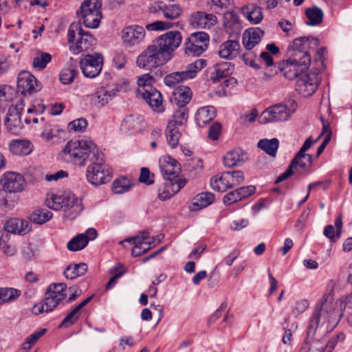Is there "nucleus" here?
Returning a JSON list of instances; mask_svg holds the SVG:
<instances>
[{
  "label": "nucleus",
  "mask_w": 352,
  "mask_h": 352,
  "mask_svg": "<svg viewBox=\"0 0 352 352\" xmlns=\"http://www.w3.org/2000/svg\"><path fill=\"white\" fill-rule=\"evenodd\" d=\"M87 271V265L81 263L69 265L65 270L63 274L67 279H74L84 275Z\"/></svg>",
  "instance_id": "obj_37"
},
{
  "label": "nucleus",
  "mask_w": 352,
  "mask_h": 352,
  "mask_svg": "<svg viewBox=\"0 0 352 352\" xmlns=\"http://www.w3.org/2000/svg\"><path fill=\"white\" fill-rule=\"evenodd\" d=\"M240 200L239 192L236 189L226 194L223 199V202L225 205L229 206Z\"/></svg>",
  "instance_id": "obj_62"
},
{
  "label": "nucleus",
  "mask_w": 352,
  "mask_h": 352,
  "mask_svg": "<svg viewBox=\"0 0 352 352\" xmlns=\"http://www.w3.org/2000/svg\"><path fill=\"white\" fill-rule=\"evenodd\" d=\"M240 20L238 16L234 12H227L223 16V23L226 27L232 28L238 25Z\"/></svg>",
  "instance_id": "obj_58"
},
{
  "label": "nucleus",
  "mask_w": 352,
  "mask_h": 352,
  "mask_svg": "<svg viewBox=\"0 0 352 352\" xmlns=\"http://www.w3.org/2000/svg\"><path fill=\"white\" fill-rule=\"evenodd\" d=\"M241 14L252 24L260 23L263 14L262 8L256 3H248L241 8Z\"/></svg>",
  "instance_id": "obj_26"
},
{
  "label": "nucleus",
  "mask_w": 352,
  "mask_h": 352,
  "mask_svg": "<svg viewBox=\"0 0 352 352\" xmlns=\"http://www.w3.org/2000/svg\"><path fill=\"white\" fill-rule=\"evenodd\" d=\"M137 65L146 70H152L167 63L156 47L152 43L137 58Z\"/></svg>",
  "instance_id": "obj_11"
},
{
  "label": "nucleus",
  "mask_w": 352,
  "mask_h": 352,
  "mask_svg": "<svg viewBox=\"0 0 352 352\" xmlns=\"http://www.w3.org/2000/svg\"><path fill=\"white\" fill-rule=\"evenodd\" d=\"M87 245V240L83 234H78L72 238L67 244L68 250L76 252L85 248Z\"/></svg>",
  "instance_id": "obj_49"
},
{
  "label": "nucleus",
  "mask_w": 352,
  "mask_h": 352,
  "mask_svg": "<svg viewBox=\"0 0 352 352\" xmlns=\"http://www.w3.org/2000/svg\"><path fill=\"white\" fill-rule=\"evenodd\" d=\"M8 131L14 135L19 134L23 129L21 114L15 109H9L5 120Z\"/></svg>",
  "instance_id": "obj_27"
},
{
  "label": "nucleus",
  "mask_w": 352,
  "mask_h": 352,
  "mask_svg": "<svg viewBox=\"0 0 352 352\" xmlns=\"http://www.w3.org/2000/svg\"><path fill=\"white\" fill-rule=\"evenodd\" d=\"M52 213L47 209H38L32 213L30 219L35 223L43 224L50 221Z\"/></svg>",
  "instance_id": "obj_48"
},
{
  "label": "nucleus",
  "mask_w": 352,
  "mask_h": 352,
  "mask_svg": "<svg viewBox=\"0 0 352 352\" xmlns=\"http://www.w3.org/2000/svg\"><path fill=\"white\" fill-rule=\"evenodd\" d=\"M182 41L180 32L169 31L156 38L152 43L168 62L173 57L175 51L181 45Z\"/></svg>",
  "instance_id": "obj_7"
},
{
  "label": "nucleus",
  "mask_w": 352,
  "mask_h": 352,
  "mask_svg": "<svg viewBox=\"0 0 352 352\" xmlns=\"http://www.w3.org/2000/svg\"><path fill=\"white\" fill-rule=\"evenodd\" d=\"M97 146L88 140H72L63 149L66 160L79 166H84L87 160L91 162L100 153Z\"/></svg>",
  "instance_id": "obj_1"
},
{
  "label": "nucleus",
  "mask_w": 352,
  "mask_h": 352,
  "mask_svg": "<svg viewBox=\"0 0 352 352\" xmlns=\"http://www.w3.org/2000/svg\"><path fill=\"white\" fill-rule=\"evenodd\" d=\"M216 116V110L213 106H206L199 108L195 114V121L200 127H204Z\"/></svg>",
  "instance_id": "obj_33"
},
{
  "label": "nucleus",
  "mask_w": 352,
  "mask_h": 352,
  "mask_svg": "<svg viewBox=\"0 0 352 352\" xmlns=\"http://www.w3.org/2000/svg\"><path fill=\"white\" fill-rule=\"evenodd\" d=\"M227 177L230 188L241 184L245 180L244 173L241 170L228 171Z\"/></svg>",
  "instance_id": "obj_52"
},
{
  "label": "nucleus",
  "mask_w": 352,
  "mask_h": 352,
  "mask_svg": "<svg viewBox=\"0 0 352 352\" xmlns=\"http://www.w3.org/2000/svg\"><path fill=\"white\" fill-rule=\"evenodd\" d=\"M103 57L100 54L82 55L80 60V67L82 74L87 78H94L98 76L102 70Z\"/></svg>",
  "instance_id": "obj_12"
},
{
  "label": "nucleus",
  "mask_w": 352,
  "mask_h": 352,
  "mask_svg": "<svg viewBox=\"0 0 352 352\" xmlns=\"http://www.w3.org/2000/svg\"><path fill=\"white\" fill-rule=\"evenodd\" d=\"M210 186L213 190L219 192H225L230 188V184H228V182L227 172L211 177Z\"/></svg>",
  "instance_id": "obj_39"
},
{
  "label": "nucleus",
  "mask_w": 352,
  "mask_h": 352,
  "mask_svg": "<svg viewBox=\"0 0 352 352\" xmlns=\"http://www.w3.org/2000/svg\"><path fill=\"white\" fill-rule=\"evenodd\" d=\"M78 74L77 69L70 65L67 67H65L61 70L60 74V80L64 85H68L72 82Z\"/></svg>",
  "instance_id": "obj_51"
},
{
  "label": "nucleus",
  "mask_w": 352,
  "mask_h": 352,
  "mask_svg": "<svg viewBox=\"0 0 352 352\" xmlns=\"http://www.w3.org/2000/svg\"><path fill=\"white\" fill-rule=\"evenodd\" d=\"M319 82L320 78L317 72L304 73L297 79L295 89L301 96L309 97L316 92Z\"/></svg>",
  "instance_id": "obj_13"
},
{
  "label": "nucleus",
  "mask_w": 352,
  "mask_h": 352,
  "mask_svg": "<svg viewBox=\"0 0 352 352\" xmlns=\"http://www.w3.org/2000/svg\"><path fill=\"white\" fill-rule=\"evenodd\" d=\"M321 308H316L314 311L311 318L310 320V324L309 325V331L308 333H310L311 332H314L316 328L318 327L320 323V318L321 316Z\"/></svg>",
  "instance_id": "obj_60"
},
{
  "label": "nucleus",
  "mask_w": 352,
  "mask_h": 352,
  "mask_svg": "<svg viewBox=\"0 0 352 352\" xmlns=\"http://www.w3.org/2000/svg\"><path fill=\"white\" fill-rule=\"evenodd\" d=\"M214 195L212 192H205L199 193L192 199L190 210L197 211L206 208L214 202Z\"/></svg>",
  "instance_id": "obj_32"
},
{
  "label": "nucleus",
  "mask_w": 352,
  "mask_h": 352,
  "mask_svg": "<svg viewBox=\"0 0 352 352\" xmlns=\"http://www.w3.org/2000/svg\"><path fill=\"white\" fill-rule=\"evenodd\" d=\"M311 63L310 55H304L301 59L292 57L283 63L280 68L283 76L288 80L298 78L308 69Z\"/></svg>",
  "instance_id": "obj_10"
},
{
  "label": "nucleus",
  "mask_w": 352,
  "mask_h": 352,
  "mask_svg": "<svg viewBox=\"0 0 352 352\" xmlns=\"http://www.w3.org/2000/svg\"><path fill=\"white\" fill-rule=\"evenodd\" d=\"M291 164L296 170L298 168H305L311 165L312 155L306 153H301V155H298V152L292 159Z\"/></svg>",
  "instance_id": "obj_44"
},
{
  "label": "nucleus",
  "mask_w": 352,
  "mask_h": 352,
  "mask_svg": "<svg viewBox=\"0 0 352 352\" xmlns=\"http://www.w3.org/2000/svg\"><path fill=\"white\" fill-rule=\"evenodd\" d=\"M150 90L141 89V97L155 111L162 112L164 111L162 106V96L161 93L155 88H149Z\"/></svg>",
  "instance_id": "obj_23"
},
{
  "label": "nucleus",
  "mask_w": 352,
  "mask_h": 352,
  "mask_svg": "<svg viewBox=\"0 0 352 352\" xmlns=\"http://www.w3.org/2000/svg\"><path fill=\"white\" fill-rule=\"evenodd\" d=\"M246 158V154L239 148L228 152L223 157V164L226 167L239 166Z\"/></svg>",
  "instance_id": "obj_36"
},
{
  "label": "nucleus",
  "mask_w": 352,
  "mask_h": 352,
  "mask_svg": "<svg viewBox=\"0 0 352 352\" xmlns=\"http://www.w3.org/2000/svg\"><path fill=\"white\" fill-rule=\"evenodd\" d=\"M3 228L7 232L23 235L31 230V226L27 220L13 218L5 223Z\"/></svg>",
  "instance_id": "obj_24"
},
{
  "label": "nucleus",
  "mask_w": 352,
  "mask_h": 352,
  "mask_svg": "<svg viewBox=\"0 0 352 352\" xmlns=\"http://www.w3.org/2000/svg\"><path fill=\"white\" fill-rule=\"evenodd\" d=\"M155 78L149 74H145L140 76L137 80L138 85V94L141 95V89L150 90L149 88H154L153 84L155 82Z\"/></svg>",
  "instance_id": "obj_50"
},
{
  "label": "nucleus",
  "mask_w": 352,
  "mask_h": 352,
  "mask_svg": "<svg viewBox=\"0 0 352 352\" xmlns=\"http://www.w3.org/2000/svg\"><path fill=\"white\" fill-rule=\"evenodd\" d=\"M192 93L186 86L178 85L173 91L171 100L177 104V107H186L190 101Z\"/></svg>",
  "instance_id": "obj_29"
},
{
  "label": "nucleus",
  "mask_w": 352,
  "mask_h": 352,
  "mask_svg": "<svg viewBox=\"0 0 352 352\" xmlns=\"http://www.w3.org/2000/svg\"><path fill=\"white\" fill-rule=\"evenodd\" d=\"M86 170V179L93 186H100L109 182L112 177L111 171L104 163L103 154L100 153L91 160Z\"/></svg>",
  "instance_id": "obj_6"
},
{
  "label": "nucleus",
  "mask_w": 352,
  "mask_h": 352,
  "mask_svg": "<svg viewBox=\"0 0 352 352\" xmlns=\"http://www.w3.org/2000/svg\"><path fill=\"white\" fill-rule=\"evenodd\" d=\"M185 166L187 170L195 177L201 172L204 167L203 162L199 158L188 160Z\"/></svg>",
  "instance_id": "obj_53"
},
{
  "label": "nucleus",
  "mask_w": 352,
  "mask_h": 352,
  "mask_svg": "<svg viewBox=\"0 0 352 352\" xmlns=\"http://www.w3.org/2000/svg\"><path fill=\"white\" fill-rule=\"evenodd\" d=\"M153 14L162 15L166 19L175 20L183 13L182 8L177 3H166L162 1H155L150 8Z\"/></svg>",
  "instance_id": "obj_16"
},
{
  "label": "nucleus",
  "mask_w": 352,
  "mask_h": 352,
  "mask_svg": "<svg viewBox=\"0 0 352 352\" xmlns=\"http://www.w3.org/2000/svg\"><path fill=\"white\" fill-rule=\"evenodd\" d=\"M118 89L111 87H100L91 96V102L97 107H102L109 103L117 94Z\"/></svg>",
  "instance_id": "obj_20"
},
{
  "label": "nucleus",
  "mask_w": 352,
  "mask_h": 352,
  "mask_svg": "<svg viewBox=\"0 0 352 352\" xmlns=\"http://www.w3.org/2000/svg\"><path fill=\"white\" fill-rule=\"evenodd\" d=\"M306 16L309 19V21L307 22V25H317L322 21L323 12L321 9L314 7L306 10Z\"/></svg>",
  "instance_id": "obj_47"
},
{
  "label": "nucleus",
  "mask_w": 352,
  "mask_h": 352,
  "mask_svg": "<svg viewBox=\"0 0 352 352\" xmlns=\"http://www.w3.org/2000/svg\"><path fill=\"white\" fill-rule=\"evenodd\" d=\"M205 59H197L192 63L188 64L184 71L173 72L166 75L164 79V83L170 87H177L180 82L194 78L197 73L206 66Z\"/></svg>",
  "instance_id": "obj_9"
},
{
  "label": "nucleus",
  "mask_w": 352,
  "mask_h": 352,
  "mask_svg": "<svg viewBox=\"0 0 352 352\" xmlns=\"http://www.w3.org/2000/svg\"><path fill=\"white\" fill-rule=\"evenodd\" d=\"M233 65L228 62L217 63L214 67V72L210 74V79L213 82H219L231 74Z\"/></svg>",
  "instance_id": "obj_35"
},
{
  "label": "nucleus",
  "mask_w": 352,
  "mask_h": 352,
  "mask_svg": "<svg viewBox=\"0 0 352 352\" xmlns=\"http://www.w3.org/2000/svg\"><path fill=\"white\" fill-rule=\"evenodd\" d=\"M240 44L239 41L228 40L219 46L218 54L222 58L231 60L238 56Z\"/></svg>",
  "instance_id": "obj_28"
},
{
  "label": "nucleus",
  "mask_w": 352,
  "mask_h": 352,
  "mask_svg": "<svg viewBox=\"0 0 352 352\" xmlns=\"http://www.w3.org/2000/svg\"><path fill=\"white\" fill-rule=\"evenodd\" d=\"M145 34V30L143 27L133 25L123 29L122 38L124 44L132 47L140 44L144 40Z\"/></svg>",
  "instance_id": "obj_18"
},
{
  "label": "nucleus",
  "mask_w": 352,
  "mask_h": 352,
  "mask_svg": "<svg viewBox=\"0 0 352 352\" xmlns=\"http://www.w3.org/2000/svg\"><path fill=\"white\" fill-rule=\"evenodd\" d=\"M188 110L186 107H178L173 114V118L168 124H172L173 126H181L184 124L188 119Z\"/></svg>",
  "instance_id": "obj_43"
},
{
  "label": "nucleus",
  "mask_w": 352,
  "mask_h": 352,
  "mask_svg": "<svg viewBox=\"0 0 352 352\" xmlns=\"http://www.w3.org/2000/svg\"><path fill=\"white\" fill-rule=\"evenodd\" d=\"M242 59L246 65H249L254 69H258L260 66L256 62V54L252 52H247L242 55Z\"/></svg>",
  "instance_id": "obj_57"
},
{
  "label": "nucleus",
  "mask_w": 352,
  "mask_h": 352,
  "mask_svg": "<svg viewBox=\"0 0 352 352\" xmlns=\"http://www.w3.org/2000/svg\"><path fill=\"white\" fill-rule=\"evenodd\" d=\"M67 296V285L65 283H53L49 285L45 294L44 299L35 304L32 312L38 316L43 313L53 311Z\"/></svg>",
  "instance_id": "obj_3"
},
{
  "label": "nucleus",
  "mask_w": 352,
  "mask_h": 352,
  "mask_svg": "<svg viewBox=\"0 0 352 352\" xmlns=\"http://www.w3.org/2000/svg\"><path fill=\"white\" fill-rule=\"evenodd\" d=\"M79 318V311L74 307L64 318L60 327H68L77 322Z\"/></svg>",
  "instance_id": "obj_55"
},
{
  "label": "nucleus",
  "mask_w": 352,
  "mask_h": 352,
  "mask_svg": "<svg viewBox=\"0 0 352 352\" xmlns=\"http://www.w3.org/2000/svg\"><path fill=\"white\" fill-rule=\"evenodd\" d=\"M10 151L16 155H27L32 151V143L26 140H15L9 144Z\"/></svg>",
  "instance_id": "obj_34"
},
{
  "label": "nucleus",
  "mask_w": 352,
  "mask_h": 352,
  "mask_svg": "<svg viewBox=\"0 0 352 352\" xmlns=\"http://www.w3.org/2000/svg\"><path fill=\"white\" fill-rule=\"evenodd\" d=\"M17 88L23 95H32L39 90L38 82L31 73L22 71L18 76Z\"/></svg>",
  "instance_id": "obj_17"
},
{
  "label": "nucleus",
  "mask_w": 352,
  "mask_h": 352,
  "mask_svg": "<svg viewBox=\"0 0 352 352\" xmlns=\"http://www.w3.org/2000/svg\"><path fill=\"white\" fill-rule=\"evenodd\" d=\"M257 146L267 155L275 157L279 146V141L277 138L262 139L258 141Z\"/></svg>",
  "instance_id": "obj_38"
},
{
  "label": "nucleus",
  "mask_w": 352,
  "mask_h": 352,
  "mask_svg": "<svg viewBox=\"0 0 352 352\" xmlns=\"http://www.w3.org/2000/svg\"><path fill=\"white\" fill-rule=\"evenodd\" d=\"M309 304L308 300L302 299L296 302L292 312L294 314L299 315L303 313L309 307Z\"/></svg>",
  "instance_id": "obj_63"
},
{
  "label": "nucleus",
  "mask_w": 352,
  "mask_h": 352,
  "mask_svg": "<svg viewBox=\"0 0 352 352\" xmlns=\"http://www.w3.org/2000/svg\"><path fill=\"white\" fill-rule=\"evenodd\" d=\"M186 183V180L182 179H177L175 181L166 180L158 189L159 199L162 201L170 199L178 192Z\"/></svg>",
  "instance_id": "obj_21"
},
{
  "label": "nucleus",
  "mask_w": 352,
  "mask_h": 352,
  "mask_svg": "<svg viewBox=\"0 0 352 352\" xmlns=\"http://www.w3.org/2000/svg\"><path fill=\"white\" fill-rule=\"evenodd\" d=\"M160 168L163 177L168 181L177 179L181 170L180 164L170 156L164 157L160 160Z\"/></svg>",
  "instance_id": "obj_19"
},
{
  "label": "nucleus",
  "mask_w": 352,
  "mask_h": 352,
  "mask_svg": "<svg viewBox=\"0 0 352 352\" xmlns=\"http://www.w3.org/2000/svg\"><path fill=\"white\" fill-rule=\"evenodd\" d=\"M142 118L139 115H129L124 118L121 124V130L124 133H135L142 127Z\"/></svg>",
  "instance_id": "obj_30"
},
{
  "label": "nucleus",
  "mask_w": 352,
  "mask_h": 352,
  "mask_svg": "<svg viewBox=\"0 0 352 352\" xmlns=\"http://www.w3.org/2000/svg\"><path fill=\"white\" fill-rule=\"evenodd\" d=\"M209 35L204 32L192 34L185 43V52L188 55L200 56L207 49Z\"/></svg>",
  "instance_id": "obj_14"
},
{
  "label": "nucleus",
  "mask_w": 352,
  "mask_h": 352,
  "mask_svg": "<svg viewBox=\"0 0 352 352\" xmlns=\"http://www.w3.org/2000/svg\"><path fill=\"white\" fill-rule=\"evenodd\" d=\"M132 184L131 181L125 177L116 179L112 184V190L115 194H122L129 190Z\"/></svg>",
  "instance_id": "obj_45"
},
{
  "label": "nucleus",
  "mask_w": 352,
  "mask_h": 352,
  "mask_svg": "<svg viewBox=\"0 0 352 352\" xmlns=\"http://www.w3.org/2000/svg\"><path fill=\"white\" fill-rule=\"evenodd\" d=\"M166 137L168 145L174 148L178 145L181 133L177 126H173L172 124H168L166 130Z\"/></svg>",
  "instance_id": "obj_42"
},
{
  "label": "nucleus",
  "mask_w": 352,
  "mask_h": 352,
  "mask_svg": "<svg viewBox=\"0 0 352 352\" xmlns=\"http://www.w3.org/2000/svg\"><path fill=\"white\" fill-rule=\"evenodd\" d=\"M297 108L298 103L295 100H288L284 103H278L269 107L262 113L261 118L264 123L287 121L292 116Z\"/></svg>",
  "instance_id": "obj_5"
},
{
  "label": "nucleus",
  "mask_w": 352,
  "mask_h": 352,
  "mask_svg": "<svg viewBox=\"0 0 352 352\" xmlns=\"http://www.w3.org/2000/svg\"><path fill=\"white\" fill-rule=\"evenodd\" d=\"M46 331V329H41L28 336L23 344V349L25 351H29L38 340L45 333Z\"/></svg>",
  "instance_id": "obj_54"
},
{
  "label": "nucleus",
  "mask_w": 352,
  "mask_h": 352,
  "mask_svg": "<svg viewBox=\"0 0 352 352\" xmlns=\"http://www.w3.org/2000/svg\"><path fill=\"white\" fill-rule=\"evenodd\" d=\"M45 202L51 209L63 210L70 219L76 218L82 210L81 201L70 192L52 194Z\"/></svg>",
  "instance_id": "obj_2"
},
{
  "label": "nucleus",
  "mask_w": 352,
  "mask_h": 352,
  "mask_svg": "<svg viewBox=\"0 0 352 352\" xmlns=\"http://www.w3.org/2000/svg\"><path fill=\"white\" fill-rule=\"evenodd\" d=\"M69 129L74 131H83L87 126V121L85 118H78L73 120L69 124Z\"/></svg>",
  "instance_id": "obj_59"
},
{
  "label": "nucleus",
  "mask_w": 352,
  "mask_h": 352,
  "mask_svg": "<svg viewBox=\"0 0 352 352\" xmlns=\"http://www.w3.org/2000/svg\"><path fill=\"white\" fill-rule=\"evenodd\" d=\"M172 27L173 24L170 22L156 21L146 25V28L148 31H161L168 30Z\"/></svg>",
  "instance_id": "obj_56"
},
{
  "label": "nucleus",
  "mask_w": 352,
  "mask_h": 352,
  "mask_svg": "<svg viewBox=\"0 0 352 352\" xmlns=\"http://www.w3.org/2000/svg\"><path fill=\"white\" fill-rule=\"evenodd\" d=\"M51 60L52 56L49 53L38 51L32 60V65L36 69H43Z\"/></svg>",
  "instance_id": "obj_46"
},
{
  "label": "nucleus",
  "mask_w": 352,
  "mask_h": 352,
  "mask_svg": "<svg viewBox=\"0 0 352 352\" xmlns=\"http://www.w3.org/2000/svg\"><path fill=\"white\" fill-rule=\"evenodd\" d=\"M309 45V37L302 36L296 38L292 44L289 46V49L292 52V56L301 59L304 55H309V53L306 52Z\"/></svg>",
  "instance_id": "obj_31"
},
{
  "label": "nucleus",
  "mask_w": 352,
  "mask_h": 352,
  "mask_svg": "<svg viewBox=\"0 0 352 352\" xmlns=\"http://www.w3.org/2000/svg\"><path fill=\"white\" fill-rule=\"evenodd\" d=\"M340 316H343V312L346 307L352 309V293L342 296L340 299Z\"/></svg>",
  "instance_id": "obj_61"
},
{
  "label": "nucleus",
  "mask_w": 352,
  "mask_h": 352,
  "mask_svg": "<svg viewBox=\"0 0 352 352\" xmlns=\"http://www.w3.org/2000/svg\"><path fill=\"white\" fill-rule=\"evenodd\" d=\"M69 50L74 54L87 51L95 44V38L87 31L82 30L80 22L71 23L67 31Z\"/></svg>",
  "instance_id": "obj_4"
},
{
  "label": "nucleus",
  "mask_w": 352,
  "mask_h": 352,
  "mask_svg": "<svg viewBox=\"0 0 352 352\" xmlns=\"http://www.w3.org/2000/svg\"><path fill=\"white\" fill-rule=\"evenodd\" d=\"M3 190L10 193L21 192L25 190L26 181L23 176L15 172H6L0 179Z\"/></svg>",
  "instance_id": "obj_15"
},
{
  "label": "nucleus",
  "mask_w": 352,
  "mask_h": 352,
  "mask_svg": "<svg viewBox=\"0 0 352 352\" xmlns=\"http://www.w3.org/2000/svg\"><path fill=\"white\" fill-rule=\"evenodd\" d=\"M264 31L259 28H252L246 30L243 35L242 43L248 50L253 49L264 36Z\"/></svg>",
  "instance_id": "obj_25"
},
{
  "label": "nucleus",
  "mask_w": 352,
  "mask_h": 352,
  "mask_svg": "<svg viewBox=\"0 0 352 352\" xmlns=\"http://www.w3.org/2000/svg\"><path fill=\"white\" fill-rule=\"evenodd\" d=\"M192 26L201 29H210L216 25L217 16L213 14L198 11L192 14L190 19Z\"/></svg>",
  "instance_id": "obj_22"
},
{
  "label": "nucleus",
  "mask_w": 352,
  "mask_h": 352,
  "mask_svg": "<svg viewBox=\"0 0 352 352\" xmlns=\"http://www.w3.org/2000/svg\"><path fill=\"white\" fill-rule=\"evenodd\" d=\"M258 116L256 109H252L249 113H246L240 117L241 122L243 124L252 123L255 121Z\"/></svg>",
  "instance_id": "obj_64"
},
{
  "label": "nucleus",
  "mask_w": 352,
  "mask_h": 352,
  "mask_svg": "<svg viewBox=\"0 0 352 352\" xmlns=\"http://www.w3.org/2000/svg\"><path fill=\"white\" fill-rule=\"evenodd\" d=\"M21 291L12 287H0V305L12 302L21 296Z\"/></svg>",
  "instance_id": "obj_41"
},
{
  "label": "nucleus",
  "mask_w": 352,
  "mask_h": 352,
  "mask_svg": "<svg viewBox=\"0 0 352 352\" xmlns=\"http://www.w3.org/2000/svg\"><path fill=\"white\" fill-rule=\"evenodd\" d=\"M132 241L133 242L134 247L132 249L131 254L135 257L140 256L142 254H145L148 250H149L152 248V246L147 245L145 247V248H143V250H142L144 243H142V241H140L139 236L126 238L124 241H120L119 244L124 245V243L125 242L131 243Z\"/></svg>",
  "instance_id": "obj_40"
},
{
  "label": "nucleus",
  "mask_w": 352,
  "mask_h": 352,
  "mask_svg": "<svg viewBox=\"0 0 352 352\" xmlns=\"http://www.w3.org/2000/svg\"><path fill=\"white\" fill-rule=\"evenodd\" d=\"M101 0H84L80 8V18L88 28H97L102 18Z\"/></svg>",
  "instance_id": "obj_8"
}]
</instances>
